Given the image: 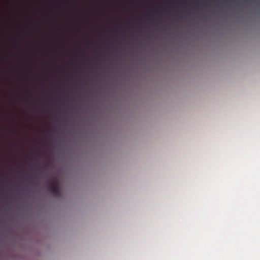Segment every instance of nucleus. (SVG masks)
<instances>
[{"label": "nucleus", "instance_id": "1", "mask_svg": "<svg viewBox=\"0 0 260 260\" xmlns=\"http://www.w3.org/2000/svg\"><path fill=\"white\" fill-rule=\"evenodd\" d=\"M49 191L55 197H59L61 194V190L59 187V182L55 179L48 184Z\"/></svg>", "mask_w": 260, "mask_h": 260}]
</instances>
